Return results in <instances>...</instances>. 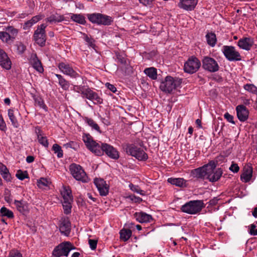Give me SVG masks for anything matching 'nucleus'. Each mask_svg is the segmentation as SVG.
<instances>
[{"mask_svg": "<svg viewBox=\"0 0 257 257\" xmlns=\"http://www.w3.org/2000/svg\"><path fill=\"white\" fill-rule=\"evenodd\" d=\"M239 169V168L237 164H232V165L229 167V170L234 172V173H237L238 172Z\"/></svg>", "mask_w": 257, "mask_h": 257, "instance_id": "nucleus-54", "label": "nucleus"}, {"mask_svg": "<svg viewBox=\"0 0 257 257\" xmlns=\"http://www.w3.org/2000/svg\"><path fill=\"white\" fill-rule=\"evenodd\" d=\"M144 73L153 80H155L157 78V69L154 67L145 69Z\"/></svg>", "mask_w": 257, "mask_h": 257, "instance_id": "nucleus-34", "label": "nucleus"}, {"mask_svg": "<svg viewBox=\"0 0 257 257\" xmlns=\"http://www.w3.org/2000/svg\"><path fill=\"white\" fill-rule=\"evenodd\" d=\"M0 172L3 178L7 181H10L11 177L6 166L0 163Z\"/></svg>", "mask_w": 257, "mask_h": 257, "instance_id": "nucleus-31", "label": "nucleus"}, {"mask_svg": "<svg viewBox=\"0 0 257 257\" xmlns=\"http://www.w3.org/2000/svg\"><path fill=\"white\" fill-rule=\"evenodd\" d=\"M216 164L214 161H210L207 164L192 170L191 174L194 177L198 179H206L211 182H216L222 175V170L221 168L215 169Z\"/></svg>", "mask_w": 257, "mask_h": 257, "instance_id": "nucleus-2", "label": "nucleus"}, {"mask_svg": "<svg viewBox=\"0 0 257 257\" xmlns=\"http://www.w3.org/2000/svg\"><path fill=\"white\" fill-rule=\"evenodd\" d=\"M32 96L35 101V105L43 109L47 110V106L44 103V101L42 98L38 95L32 94Z\"/></svg>", "mask_w": 257, "mask_h": 257, "instance_id": "nucleus-30", "label": "nucleus"}, {"mask_svg": "<svg viewBox=\"0 0 257 257\" xmlns=\"http://www.w3.org/2000/svg\"><path fill=\"white\" fill-rule=\"evenodd\" d=\"M83 140L87 148L97 156H101L105 153L111 159H117L119 158L118 151L112 146L101 142L97 143L89 135L83 136Z\"/></svg>", "mask_w": 257, "mask_h": 257, "instance_id": "nucleus-1", "label": "nucleus"}, {"mask_svg": "<svg viewBox=\"0 0 257 257\" xmlns=\"http://www.w3.org/2000/svg\"><path fill=\"white\" fill-rule=\"evenodd\" d=\"M61 195L63 197V201H73L71 190L69 186H64L63 187V190L61 191Z\"/></svg>", "mask_w": 257, "mask_h": 257, "instance_id": "nucleus-28", "label": "nucleus"}, {"mask_svg": "<svg viewBox=\"0 0 257 257\" xmlns=\"http://www.w3.org/2000/svg\"><path fill=\"white\" fill-rule=\"evenodd\" d=\"M198 3V0H180L178 7L188 11L194 9Z\"/></svg>", "mask_w": 257, "mask_h": 257, "instance_id": "nucleus-17", "label": "nucleus"}, {"mask_svg": "<svg viewBox=\"0 0 257 257\" xmlns=\"http://www.w3.org/2000/svg\"><path fill=\"white\" fill-rule=\"evenodd\" d=\"M134 217L138 222L141 223L150 222L153 219L151 215L144 212H136L134 214Z\"/></svg>", "mask_w": 257, "mask_h": 257, "instance_id": "nucleus-21", "label": "nucleus"}, {"mask_svg": "<svg viewBox=\"0 0 257 257\" xmlns=\"http://www.w3.org/2000/svg\"><path fill=\"white\" fill-rule=\"evenodd\" d=\"M0 130L3 132H6L7 130L6 124L1 114H0Z\"/></svg>", "mask_w": 257, "mask_h": 257, "instance_id": "nucleus-49", "label": "nucleus"}, {"mask_svg": "<svg viewBox=\"0 0 257 257\" xmlns=\"http://www.w3.org/2000/svg\"><path fill=\"white\" fill-rule=\"evenodd\" d=\"M69 171L73 177L77 181L87 183L89 179L82 167L78 164L73 163L69 166Z\"/></svg>", "mask_w": 257, "mask_h": 257, "instance_id": "nucleus-6", "label": "nucleus"}, {"mask_svg": "<svg viewBox=\"0 0 257 257\" xmlns=\"http://www.w3.org/2000/svg\"><path fill=\"white\" fill-rule=\"evenodd\" d=\"M94 183L101 196H104L108 194L109 186L103 179L96 178L94 180Z\"/></svg>", "mask_w": 257, "mask_h": 257, "instance_id": "nucleus-16", "label": "nucleus"}, {"mask_svg": "<svg viewBox=\"0 0 257 257\" xmlns=\"http://www.w3.org/2000/svg\"><path fill=\"white\" fill-rule=\"evenodd\" d=\"M30 62L32 65L33 67L39 72L43 71V68L42 64L36 54H33L30 59Z\"/></svg>", "mask_w": 257, "mask_h": 257, "instance_id": "nucleus-25", "label": "nucleus"}, {"mask_svg": "<svg viewBox=\"0 0 257 257\" xmlns=\"http://www.w3.org/2000/svg\"><path fill=\"white\" fill-rule=\"evenodd\" d=\"M87 196L90 199L92 200L93 202H95L96 201V198L93 197L92 195L90 193H88Z\"/></svg>", "mask_w": 257, "mask_h": 257, "instance_id": "nucleus-61", "label": "nucleus"}, {"mask_svg": "<svg viewBox=\"0 0 257 257\" xmlns=\"http://www.w3.org/2000/svg\"><path fill=\"white\" fill-rule=\"evenodd\" d=\"M222 51L225 58L230 61H240L241 59L239 53L236 50L233 46H224L222 47Z\"/></svg>", "mask_w": 257, "mask_h": 257, "instance_id": "nucleus-11", "label": "nucleus"}, {"mask_svg": "<svg viewBox=\"0 0 257 257\" xmlns=\"http://www.w3.org/2000/svg\"><path fill=\"white\" fill-rule=\"evenodd\" d=\"M51 182V181L45 178H41L37 180V184L38 187L42 189H45L47 187H49Z\"/></svg>", "mask_w": 257, "mask_h": 257, "instance_id": "nucleus-33", "label": "nucleus"}, {"mask_svg": "<svg viewBox=\"0 0 257 257\" xmlns=\"http://www.w3.org/2000/svg\"><path fill=\"white\" fill-rule=\"evenodd\" d=\"M0 212L3 216H6L9 218H13L14 217L13 212L5 207L1 208Z\"/></svg>", "mask_w": 257, "mask_h": 257, "instance_id": "nucleus-43", "label": "nucleus"}, {"mask_svg": "<svg viewBox=\"0 0 257 257\" xmlns=\"http://www.w3.org/2000/svg\"><path fill=\"white\" fill-rule=\"evenodd\" d=\"M8 116L9 117L12 122L13 126L15 128H18L19 126V124L18 123V120L16 118L15 115H14V110L12 109H10L8 110Z\"/></svg>", "mask_w": 257, "mask_h": 257, "instance_id": "nucleus-37", "label": "nucleus"}, {"mask_svg": "<svg viewBox=\"0 0 257 257\" xmlns=\"http://www.w3.org/2000/svg\"><path fill=\"white\" fill-rule=\"evenodd\" d=\"M105 85L111 92L115 93L116 91V88L113 85L109 83H106Z\"/></svg>", "mask_w": 257, "mask_h": 257, "instance_id": "nucleus-58", "label": "nucleus"}, {"mask_svg": "<svg viewBox=\"0 0 257 257\" xmlns=\"http://www.w3.org/2000/svg\"><path fill=\"white\" fill-rule=\"evenodd\" d=\"M132 232L130 229H122L120 231V237L124 241H127L132 236Z\"/></svg>", "mask_w": 257, "mask_h": 257, "instance_id": "nucleus-38", "label": "nucleus"}, {"mask_svg": "<svg viewBox=\"0 0 257 257\" xmlns=\"http://www.w3.org/2000/svg\"><path fill=\"white\" fill-rule=\"evenodd\" d=\"M0 39L7 43H11L13 42L9 36V33L5 31H0Z\"/></svg>", "mask_w": 257, "mask_h": 257, "instance_id": "nucleus-41", "label": "nucleus"}, {"mask_svg": "<svg viewBox=\"0 0 257 257\" xmlns=\"http://www.w3.org/2000/svg\"><path fill=\"white\" fill-rule=\"evenodd\" d=\"M72 202L73 201H63L62 202V205L65 214H68L71 213Z\"/></svg>", "mask_w": 257, "mask_h": 257, "instance_id": "nucleus-42", "label": "nucleus"}, {"mask_svg": "<svg viewBox=\"0 0 257 257\" xmlns=\"http://www.w3.org/2000/svg\"><path fill=\"white\" fill-rule=\"evenodd\" d=\"M129 187L132 191L136 192L138 194H139L141 195H144L145 194L144 191L142 190L138 185L130 184L129 185Z\"/></svg>", "mask_w": 257, "mask_h": 257, "instance_id": "nucleus-44", "label": "nucleus"}, {"mask_svg": "<svg viewBox=\"0 0 257 257\" xmlns=\"http://www.w3.org/2000/svg\"><path fill=\"white\" fill-rule=\"evenodd\" d=\"M89 244L91 249H96L97 246V241L94 239H89Z\"/></svg>", "mask_w": 257, "mask_h": 257, "instance_id": "nucleus-53", "label": "nucleus"}, {"mask_svg": "<svg viewBox=\"0 0 257 257\" xmlns=\"http://www.w3.org/2000/svg\"><path fill=\"white\" fill-rule=\"evenodd\" d=\"M11 61L7 54L0 48V65L6 70H9L11 68Z\"/></svg>", "mask_w": 257, "mask_h": 257, "instance_id": "nucleus-19", "label": "nucleus"}, {"mask_svg": "<svg viewBox=\"0 0 257 257\" xmlns=\"http://www.w3.org/2000/svg\"><path fill=\"white\" fill-rule=\"evenodd\" d=\"M252 176V168L249 166H245L243 172L240 176L241 180L244 182H248L250 181Z\"/></svg>", "mask_w": 257, "mask_h": 257, "instance_id": "nucleus-22", "label": "nucleus"}, {"mask_svg": "<svg viewBox=\"0 0 257 257\" xmlns=\"http://www.w3.org/2000/svg\"><path fill=\"white\" fill-rule=\"evenodd\" d=\"M128 198L132 201L136 203H140L142 201V199L139 197L135 195H130Z\"/></svg>", "mask_w": 257, "mask_h": 257, "instance_id": "nucleus-51", "label": "nucleus"}, {"mask_svg": "<svg viewBox=\"0 0 257 257\" xmlns=\"http://www.w3.org/2000/svg\"><path fill=\"white\" fill-rule=\"evenodd\" d=\"M249 233L252 235H257V229H255V226L253 224H252L250 225Z\"/></svg>", "mask_w": 257, "mask_h": 257, "instance_id": "nucleus-55", "label": "nucleus"}, {"mask_svg": "<svg viewBox=\"0 0 257 257\" xmlns=\"http://www.w3.org/2000/svg\"><path fill=\"white\" fill-rule=\"evenodd\" d=\"M87 16L90 22L98 25L109 26L113 21L111 17L100 13L89 14Z\"/></svg>", "mask_w": 257, "mask_h": 257, "instance_id": "nucleus-5", "label": "nucleus"}, {"mask_svg": "<svg viewBox=\"0 0 257 257\" xmlns=\"http://www.w3.org/2000/svg\"><path fill=\"white\" fill-rule=\"evenodd\" d=\"M35 133L39 143L44 147L47 148L49 145L48 140L39 127H35Z\"/></svg>", "mask_w": 257, "mask_h": 257, "instance_id": "nucleus-24", "label": "nucleus"}, {"mask_svg": "<svg viewBox=\"0 0 257 257\" xmlns=\"http://www.w3.org/2000/svg\"><path fill=\"white\" fill-rule=\"evenodd\" d=\"M140 4L145 6H150L153 4L154 0H138Z\"/></svg>", "mask_w": 257, "mask_h": 257, "instance_id": "nucleus-52", "label": "nucleus"}, {"mask_svg": "<svg viewBox=\"0 0 257 257\" xmlns=\"http://www.w3.org/2000/svg\"><path fill=\"white\" fill-rule=\"evenodd\" d=\"M85 88L84 86H80L78 85H75L73 87V90L78 93H80L82 94V91L84 90Z\"/></svg>", "mask_w": 257, "mask_h": 257, "instance_id": "nucleus-57", "label": "nucleus"}, {"mask_svg": "<svg viewBox=\"0 0 257 257\" xmlns=\"http://www.w3.org/2000/svg\"><path fill=\"white\" fill-rule=\"evenodd\" d=\"M236 110L237 116L240 121H245L248 117V110L243 105H239L236 106Z\"/></svg>", "mask_w": 257, "mask_h": 257, "instance_id": "nucleus-18", "label": "nucleus"}, {"mask_svg": "<svg viewBox=\"0 0 257 257\" xmlns=\"http://www.w3.org/2000/svg\"><path fill=\"white\" fill-rule=\"evenodd\" d=\"M85 122L90 126L92 129L96 131L101 133V131L98 125L91 118L88 117H85L84 118Z\"/></svg>", "mask_w": 257, "mask_h": 257, "instance_id": "nucleus-35", "label": "nucleus"}, {"mask_svg": "<svg viewBox=\"0 0 257 257\" xmlns=\"http://www.w3.org/2000/svg\"><path fill=\"white\" fill-rule=\"evenodd\" d=\"M70 222L67 217H62L59 220V228L60 232L68 236L71 230Z\"/></svg>", "mask_w": 257, "mask_h": 257, "instance_id": "nucleus-15", "label": "nucleus"}, {"mask_svg": "<svg viewBox=\"0 0 257 257\" xmlns=\"http://www.w3.org/2000/svg\"><path fill=\"white\" fill-rule=\"evenodd\" d=\"M47 27V25L45 24L38 26L33 35L34 41L41 47H43L45 45L46 41L45 29Z\"/></svg>", "mask_w": 257, "mask_h": 257, "instance_id": "nucleus-8", "label": "nucleus"}, {"mask_svg": "<svg viewBox=\"0 0 257 257\" xmlns=\"http://www.w3.org/2000/svg\"><path fill=\"white\" fill-rule=\"evenodd\" d=\"M5 31L9 33L11 39L13 41L18 33V30L13 26H8L5 28Z\"/></svg>", "mask_w": 257, "mask_h": 257, "instance_id": "nucleus-40", "label": "nucleus"}, {"mask_svg": "<svg viewBox=\"0 0 257 257\" xmlns=\"http://www.w3.org/2000/svg\"><path fill=\"white\" fill-rule=\"evenodd\" d=\"M57 66L60 71L65 75L73 78H76L79 76V74L68 63L62 62L59 63Z\"/></svg>", "mask_w": 257, "mask_h": 257, "instance_id": "nucleus-14", "label": "nucleus"}, {"mask_svg": "<svg viewBox=\"0 0 257 257\" xmlns=\"http://www.w3.org/2000/svg\"><path fill=\"white\" fill-rule=\"evenodd\" d=\"M84 39L88 43V44L91 47H94L95 45L94 44V40L91 38L89 37L86 34H83Z\"/></svg>", "mask_w": 257, "mask_h": 257, "instance_id": "nucleus-48", "label": "nucleus"}, {"mask_svg": "<svg viewBox=\"0 0 257 257\" xmlns=\"http://www.w3.org/2000/svg\"><path fill=\"white\" fill-rule=\"evenodd\" d=\"M44 17V16L39 15L33 17L31 20L27 21L23 26V29L27 30L31 28L33 25L42 20Z\"/></svg>", "mask_w": 257, "mask_h": 257, "instance_id": "nucleus-27", "label": "nucleus"}, {"mask_svg": "<svg viewBox=\"0 0 257 257\" xmlns=\"http://www.w3.org/2000/svg\"><path fill=\"white\" fill-rule=\"evenodd\" d=\"M18 50L19 51H21L22 52H24L25 50V46L23 45V44H20L19 46H18Z\"/></svg>", "mask_w": 257, "mask_h": 257, "instance_id": "nucleus-60", "label": "nucleus"}, {"mask_svg": "<svg viewBox=\"0 0 257 257\" xmlns=\"http://www.w3.org/2000/svg\"><path fill=\"white\" fill-rule=\"evenodd\" d=\"M74 249L75 247L70 242L64 241L55 247L52 252V255L53 257L67 256L69 252Z\"/></svg>", "mask_w": 257, "mask_h": 257, "instance_id": "nucleus-7", "label": "nucleus"}, {"mask_svg": "<svg viewBox=\"0 0 257 257\" xmlns=\"http://www.w3.org/2000/svg\"><path fill=\"white\" fill-rule=\"evenodd\" d=\"M168 182L180 187H185L187 186V181L182 178H170L168 179Z\"/></svg>", "mask_w": 257, "mask_h": 257, "instance_id": "nucleus-26", "label": "nucleus"}, {"mask_svg": "<svg viewBox=\"0 0 257 257\" xmlns=\"http://www.w3.org/2000/svg\"><path fill=\"white\" fill-rule=\"evenodd\" d=\"M65 20L64 17L62 15H60L57 13L51 15L48 17L46 21L50 23H56L63 21Z\"/></svg>", "mask_w": 257, "mask_h": 257, "instance_id": "nucleus-29", "label": "nucleus"}, {"mask_svg": "<svg viewBox=\"0 0 257 257\" xmlns=\"http://www.w3.org/2000/svg\"><path fill=\"white\" fill-rule=\"evenodd\" d=\"M206 38L207 43L211 47H214L216 43V35L213 33H208L206 35Z\"/></svg>", "mask_w": 257, "mask_h": 257, "instance_id": "nucleus-39", "label": "nucleus"}, {"mask_svg": "<svg viewBox=\"0 0 257 257\" xmlns=\"http://www.w3.org/2000/svg\"><path fill=\"white\" fill-rule=\"evenodd\" d=\"M202 67L210 72H215L218 71L219 66L217 62L213 58L206 56L202 60Z\"/></svg>", "mask_w": 257, "mask_h": 257, "instance_id": "nucleus-12", "label": "nucleus"}, {"mask_svg": "<svg viewBox=\"0 0 257 257\" xmlns=\"http://www.w3.org/2000/svg\"><path fill=\"white\" fill-rule=\"evenodd\" d=\"M253 44V40L248 37L240 39L237 42V45L238 47L240 48L245 50H250Z\"/></svg>", "mask_w": 257, "mask_h": 257, "instance_id": "nucleus-20", "label": "nucleus"}, {"mask_svg": "<svg viewBox=\"0 0 257 257\" xmlns=\"http://www.w3.org/2000/svg\"><path fill=\"white\" fill-rule=\"evenodd\" d=\"M9 257H22V255L18 251H12L10 253Z\"/></svg>", "mask_w": 257, "mask_h": 257, "instance_id": "nucleus-56", "label": "nucleus"}, {"mask_svg": "<svg viewBox=\"0 0 257 257\" xmlns=\"http://www.w3.org/2000/svg\"><path fill=\"white\" fill-rule=\"evenodd\" d=\"M126 152L139 161H146L148 158V155L142 149L133 145L128 146L126 148Z\"/></svg>", "mask_w": 257, "mask_h": 257, "instance_id": "nucleus-9", "label": "nucleus"}, {"mask_svg": "<svg viewBox=\"0 0 257 257\" xmlns=\"http://www.w3.org/2000/svg\"><path fill=\"white\" fill-rule=\"evenodd\" d=\"M80 253L78 252H75L73 253L71 256V257H79Z\"/></svg>", "mask_w": 257, "mask_h": 257, "instance_id": "nucleus-64", "label": "nucleus"}, {"mask_svg": "<svg viewBox=\"0 0 257 257\" xmlns=\"http://www.w3.org/2000/svg\"><path fill=\"white\" fill-rule=\"evenodd\" d=\"M200 66L201 63L199 59L192 56L184 63V70L186 73L193 74L198 70Z\"/></svg>", "mask_w": 257, "mask_h": 257, "instance_id": "nucleus-10", "label": "nucleus"}, {"mask_svg": "<svg viewBox=\"0 0 257 257\" xmlns=\"http://www.w3.org/2000/svg\"><path fill=\"white\" fill-rule=\"evenodd\" d=\"M71 19L75 22L79 23L81 25H84L86 23L85 17L81 14H70Z\"/></svg>", "mask_w": 257, "mask_h": 257, "instance_id": "nucleus-32", "label": "nucleus"}, {"mask_svg": "<svg viewBox=\"0 0 257 257\" xmlns=\"http://www.w3.org/2000/svg\"><path fill=\"white\" fill-rule=\"evenodd\" d=\"M53 150L55 153L57 154V156L59 158L63 157V151L61 147L58 144H55L53 145Z\"/></svg>", "mask_w": 257, "mask_h": 257, "instance_id": "nucleus-45", "label": "nucleus"}, {"mask_svg": "<svg viewBox=\"0 0 257 257\" xmlns=\"http://www.w3.org/2000/svg\"><path fill=\"white\" fill-rule=\"evenodd\" d=\"M243 88L245 90L252 93H255L257 92V87L252 84H246L244 85Z\"/></svg>", "mask_w": 257, "mask_h": 257, "instance_id": "nucleus-46", "label": "nucleus"}, {"mask_svg": "<svg viewBox=\"0 0 257 257\" xmlns=\"http://www.w3.org/2000/svg\"><path fill=\"white\" fill-rule=\"evenodd\" d=\"M4 102L6 104L10 105L11 103L10 99L9 98H6L4 99Z\"/></svg>", "mask_w": 257, "mask_h": 257, "instance_id": "nucleus-63", "label": "nucleus"}, {"mask_svg": "<svg viewBox=\"0 0 257 257\" xmlns=\"http://www.w3.org/2000/svg\"><path fill=\"white\" fill-rule=\"evenodd\" d=\"M16 177L21 180H23L25 178H28V173L26 171L23 172L21 170L17 171Z\"/></svg>", "mask_w": 257, "mask_h": 257, "instance_id": "nucleus-47", "label": "nucleus"}, {"mask_svg": "<svg viewBox=\"0 0 257 257\" xmlns=\"http://www.w3.org/2000/svg\"><path fill=\"white\" fill-rule=\"evenodd\" d=\"M204 207L202 200H192L182 205L181 210L189 214H196L200 212Z\"/></svg>", "mask_w": 257, "mask_h": 257, "instance_id": "nucleus-3", "label": "nucleus"}, {"mask_svg": "<svg viewBox=\"0 0 257 257\" xmlns=\"http://www.w3.org/2000/svg\"><path fill=\"white\" fill-rule=\"evenodd\" d=\"M14 204L17 210L23 214L27 213L29 211L28 204L25 201L15 200Z\"/></svg>", "mask_w": 257, "mask_h": 257, "instance_id": "nucleus-23", "label": "nucleus"}, {"mask_svg": "<svg viewBox=\"0 0 257 257\" xmlns=\"http://www.w3.org/2000/svg\"><path fill=\"white\" fill-rule=\"evenodd\" d=\"M34 161V157L32 156H29L26 158V161L28 163H32Z\"/></svg>", "mask_w": 257, "mask_h": 257, "instance_id": "nucleus-59", "label": "nucleus"}, {"mask_svg": "<svg viewBox=\"0 0 257 257\" xmlns=\"http://www.w3.org/2000/svg\"><path fill=\"white\" fill-rule=\"evenodd\" d=\"M82 97L87 98L94 102V104H101L102 99L98 95L89 88H85L82 91Z\"/></svg>", "mask_w": 257, "mask_h": 257, "instance_id": "nucleus-13", "label": "nucleus"}, {"mask_svg": "<svg viewBox=\"0 0 257 257\" xmlns=\"http://www.w3.org/2000/svg\"><path fill=\"white\" fill-rule=\"evenodd\" d=\"M252 215L256 218L257 217V207L254 208L253 211H252Z\"/></svg>", "mask_w": 257, "mask_h": 257, "instance_id": "nucleus-62", "label": "nucleus"}, {"mask_svg": "<svg viewBox=\"0 0 257 257\" xmlns=\"http://www.w3.org/2000/svg\"><path fill=\"white\" fill-rule=\"evenodd\" d=\"M181 83L180 79L167 76L160 85L161 90L165 93H171Z\"/></svg>", "mask_w": 257, "mask_h": 257, "instance_id": "nucleus-4", "label": "nucleus"}, {"mask_svg": "<svg viewBox=\"0 0 257 257\" xmlns=\"http://www.w3.org/2000/svg\"><path fill=\"white\" fill-rule=\"evenodd\" d=\"M224 117L228 122L232 124H235V122L233 121V116L228 112H226L224 114Z\"/></svg>", "mask_w": 257, "mask_h": 257, "instance_id": "nucleus-50", "label": "nucleus"}, {"mask_svg": "<svg viewBox=\"0 0 257 257\" xmlns=\"http://www.w3.org/2000/svg\"><path fill=\"white\" fill-rule=\"evenodd\" d=\"M55 76L59 80V84L64 90H67L69 87V83L63 76L60 74H56Z\"/></svg>", "mask_w": 257, "mask_h": 257, "instance_id": "nucleus-36", "label": "nucleus"}]
</instances>
